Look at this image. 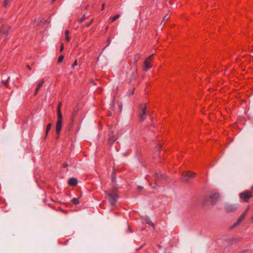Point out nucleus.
<instances>
[{
  "mask_svg": "<svg viewBox=\"0 0 253 253\" xmlns=\"http://www.w3.org/2000/svg\"><path fill=\"white\" fill-rule=\"evenodd\" d=\"M92 84H93L94 85H96V84H95V83L94 81H92Z\"/></svg>",
  "mask_w": 253,
  "mask_h": 253,
  "instance_id": "35",
  "label": "nucleus"
},
{
  "mask_svg": "<svg viewBox=\"0 0 253 253\" xmlns=\"http://www.w3.org/2000/svg\"><path fill=\"white\" fill-rule=\"evenodd\" d=\"M68 166V163H66V162H65V163H64L63 164V165H62V167H63V168H66V167H67V166Z\"/></svg>",
  "mask_w": 253,
  "mask_h": 253,
  "instance_id": "24",
  "label": "nucleus"
},
{
  "mask_svg": "<svg viewBox=\"0 0 253 253\" xmlns=\"http://www.w3.org/2000/svg\"><path fill=\"white\" fill-rule=\"evenodd\" d=\"M64 50V45L63 44H61L60 47V52H62Z\"/></svg>",
  "mask_w": 253,
  "mask_h": 253,
  "instance_id": "28",
  "label": "nucleus"
},
{
  "mask_svg": "<svg viewBox=\"0 0 253 253\" xmlns=\"http://www.w3.org/2000/svg\"><path fill=\"white\" fill-rule=\"evenodd\" d=\"M143 188L142 187L140 186H138V189L139 190H142Z\"/></svg>",
  "mask_w": 253,
  "mask_h": 253,
  "instance_id": "32",
  "label": "nucleus"
},
{
  "mask_svg": "<svg viewBox=\"0 0 253 253\" xmlns=\"http://www.w3.org/2000/svg\"><path fill=\"white\" fill-rule=\"evenodd\" d=\"M146 222L150 226L153 227V228L154 227V225L153 223L151 221V220L149 218L146 219Z\"/></svg>",
  "mask_w": 253,
  "mask_h": 253,
  "instance_id": "17",
  "label": "nucleus"
},
{
  "mask_svg": "<svg viewBox=\"0 0 253 253\" xmlns=\"http://www.w3.org/2000/svg\"><path fill=\"white\" fill-rule=\"evenodd\" d=\"M104 6H105V4L103 3L102 4V10H103L104 8Z\"/></svg>",
  "mask_w": 253,
  "mask_h": 253,
  "instance_id": "33",
  "label": "nucleus"
},
{
  "mask_svg": "<svg viewBox=\"0 0 253 253\" xmlns=\"http://www.w3.org/2000/svg\"><path fill=\"white\" fill-rule=\"evenodd\" d=\"M249 209H250V206H248V207L246 208V210L245 211L243 212V213H245V215H247V212H248V211H249Z\"/></svg>",
  "mask_w": 253,
  "mask_h": 253,
  "instance_id": "22",
  "label": "nucleus"
},
{
  "mask_svg": "<svg viewBox=\"0 0 253 253\" xmlns=\"http://www.w3.org/2000/svg\"><path fill=\"white\" fill-rule=\"evenodd\" d=\"M108 44L104 48L103 50L106 48L107 46H108L111 43V40L110 39H108L107 40Z\"/></svg>",
  "mask_w": 253,
  "mask_h": 253,
  "instance_id": "23",
  "label": "nucleus"
},
{
  "mask_svg": "<svg viewBox=\"0 0 253 253\" xmlns=\"http://www.w3.org/2000/svg\"><path fill=\"white\" fill-rule=\"evenodd\" d=\"M92 21V20H91V21L90 23H88V24L86 25V27H89L90 26V24H91V23Z\"/></svg>",
  "mask_w": 253,
  "mask_h": 253,
  "instance_id": "30",
  "label": "nucleus"
},
{
  "mask_svg": "<svg viewBox=\"0 0 253 253\" xmlns=\"http://www.w3.org/2000/svg\"><path fill=\"white\" fill-rule=\"evenodd\" d=\"M253 197L252 193L250 191L246 190L239 194V197L245 202H248L250 198Z\"/></svg>",
  "mask_w": 253,
  "mask_h": 253,
  "instance_id": "3",
  "label": "nucleus"
},
{
  "mask_svg": "<svg viewBox=\"0 0 253 253\" xmlns=\"http://www.w3.org/2000/svg\"><path fill=\"white\" fill-rule=\"evenodd\" d=\"M169 16H168L167 15H165V16L164 17V18H163V21H165L167 20V19H169Z\"/></svg>",
  "mask_w": 253,
  "mask_h": 253,
  "instance_id": "25",
  "label": "nucleus"
},
{
  "mask_svg": "<svg viewBox=\"0 0 253 253\" xmlns=\"http://www.w3.org/2000/svg\"><path fill=\"white\" fill-rule=\"evenodd\" d=\"M238 209L236 205H226L224 207L225 211L227 212H232L235 211Z\"/></svg>",
  "mask_w": 253,
  "mask_h": 253,
  "instance_id": "7",
  "label": "nucleus"
},
{
  "mask_svg": "<svg viewBox=\"0 0 253 253\" xmlns=\"http://www.w3.org/2000/svg\"><path fill=\"white\" fill-rule=\"evenodd\" d=\"M55 0H52V2H53L55 1Z\"/></svg>",
  "mask_w": 253,
  "mask_h": 253,
  "instance_id": "36",
  "label": "nucleus"
},
{
  "mask_svg": "<svg viewBox=\"0 0 253 253\" xmlns=\"http://www.w3.org/2000/svg\"><path fill=\"white\" fill-rule=\"evenodd\" d=\"M64 56H63V55H60V56H59V58H58V63H60V62H61L63 61V59H64Z\"/></svg>",
  "mask_w": 253,
  "mask_h": 253,
  "instance_id": "20",
  "label": "nucleus"
},
{
  "mask_svg": "<svg viewBox=\"0 0 253 253\" xmlns=\"http://www.w3.org/2000/svg\"><path fill=\"white\" fill-rule=\"evenodd\" d=\"M252 189L253 190V186H252Z\"/></svg>",
  "mask_w": 253,
  "mask_h": 253,
  "instance_id": "38",
  "label": "nucleus"
},
{
  "mask_svg": "<svg viewBox=\"0 0 253 253\" xmlns=\"http://www.w3.org/2000/svg\"><path fill=\"white\" fill-rule=\"evenodd\" d=\"M51 124L49 123L48 124L47 126H46V132H45V137L47 136V134H48V131L50 130V129H51Z\"/></svg>",
  "mask_w": 253,
  "mask_h": 253,
  "instance_id": "15",
  "label": "nucleus"
},
{
  "mask_svg": "<svg viewBox=\"0 0 253 253\" xmlns=\"http://www.w3.org/2000/svg\"><path fill=\"white\" fill-rule=\"evenodd\" d=\"M68 183L70 186H76L78 184V180L76 178H71L69 179Z\"/></svg>",
  "mask_w": 253,
  "mask_h": 253,
  "instance_id": "12",
  "label": "nucleus"
},
{
  "mask_svg": "<svg viewBox=\"0 0 253 253\" xmlns=\"http://www.w3.org/2000/svg\"><path fill=\"white\" fill-rule=\"evenodd\" d=\"M120 15L119 14H117L111 19V22H113L116 20H117L118 18L120 17Z\"/></svg>",
  "mask_w": 253,
  "mask_h": 253,
  "instance_id": "18",
  "label": "nucleus"
},
{
  "mask_svg": "<svg viewBox=\"0 0 253 253\" xmlns=\"http://www.w3.org/2000/svg\"><path fill=\"white\" fill-rule=\"evenodd\" d=\"M245 213H243L238 218L236 222L233 225V227L237 226L246 217Z\"/></svg>",
  "mask_w": 253,
  "mask_h": 253,
  "instance_id": "11",
  "label": "nucleus"
},
{
  "mask_svg": "<svg viewBox=\"0 0 253 253\" xmlns=\"http://www.w3.org/2000/svg\"><path fill=\"white\" fill-rule=\"evenodd\" d=\"M43 83H44V80L43 79H42L40 81H39V83H38V84H37V88L36 89V91H35V95H36L37 94L38 90L40 89V88L42 85Z\"/></svg>",
  "mask_w": 253,
  "mask_h": 253,
  "instance_id": "13",
  "label": "nucleus"
},
{
  "mask_svg": "<svg viewBox=\"0 0 253 253\" xmlns=\"http://www.w3.org/2000/svg\"><path fill=\"white\" fill-rule=\"evenodd\" d=\"M69 33V31H68V30H66V31H65V35H66V36L68 35Z\"/></svg>",
  "mask_w": 253,
  "mask_h": 253,
  "instance_id": "29",
  "label": "nucleus"
},
{
  "mask_svg": "<svg viewBox=\"0 0 253 253\" xmlns=\"http://www.w3.org/2000/svg\"><path fill=\"white\" fill-rule=\"evenodd\" d=\"M116 140V138L114 135L113 132L112 131V133L109 135V139L108 141L109 145H112L115 142Z\"/></svg>",
  "mask_w": 253,
  "mask_h": 253,
  "instance_id": "10",
  "label": "nucleus"
},
{
  "mask_svg": "<svg viewBox=\"0 0 253 253\" xmlns=\"http://www.w3.org/2000/svg\"><path fill=\"white\" fill-rule=\"evenodd\" d=\"M153 55V54H151L145 60L143 66V69L144 71H146L152 67V65L150 62L152 60Z\"/></svg>",
  "mask_w": 253,
  "mask_h": 253,
  "instance_id": "6",
  "label": "nucleus"
},
{
  "mask_svg": "<svg viewBox=\"0 0 253 253\" xmlns=\"http://www.w3.org/2000/svg\"><path fill=\"white\" fill-rule=\"evenodd\" d=\"M11 0H4L3 2V6L6 7L8 3L10 2Z\"/></svg>",
  "mask_w": 253,
  "mask_h": 253,
  "instance_id": "19",
  "label": "nucleus"
},
{
  "mask_svg": "<svg viewBox=\"0 0 253 253\" xmlns=\"http://www.w3.org/2000/svg\"><path fill=\"white\" fill-rule=\"evenodd\" d=\"M72 202L74 205H78L80 203V202L79 201V198H73L72 200Z\"/></svg>",
  "mask_w": 253,
  "mask_h": 253,
  "instance_id": "16",
  "label": "nucleus"
},
{
  "mask_svg": "<svg viewBox=\"0 0 253 253\" xmlns=\"http://www.w3.org/2000/svg\"><path fill=\"white\" fill-rule=\"evenodd\" d=\"M27 67H28L30 70H31V67H30L29 65H27Z\"/></svg>",
  "mask_w": 253,
  "mask_h": 253,
  "instance_id": "34",
  "label": "nucleus"
},
{
  "mask_svg": "<svg viewBox=\"0 0 253 253\" xmlns=\"http://www.w3.org/2000/svg\"><path fill=\"white\" fill-rule=\"evenodd\" d=\"M139 119L140 121H143L146 117L147 107L146 104H140L139 106Z\"/></svg>",
  "mask_w": 253,
  "mask_h": 253,
  "instance_id": "4",
  "label": "nucleus"
},
{
  "mask_svg": "<svg viewBox=\"0 0 253 253\" xmlns=\"http://www.w3.org/2000/svg\"><path fill=\"white\" fill-rule=\"evenodd\" d=\"M219 198V195L218 193H214L210 197L211 202L212 204H216L217 200Z\"/></svg>",
  "mask_w": 253,
  "mask_h": 253,
  "instance_id": "9",
  "label": "nucleus"
},
{
  "mask_svg": "<svg viewBox=\"0 0 253 253\" xmlns=\"http://www.w3.org/2000/svg\"><path fill=\"white\" fill-rule=\"evenodd\" d=\"M77 60H76L72 64V67L74 68L76 65H77Z\"/></svg>",
  "mask_w": 253,
  "mask_h": 253,
  "instance_id": "21",
  "label": "nucleus"
},
{
  "mask_svg": "<svg viewBox=\"0 0 253 253\" xmlns=\"http://www.w3.org/2000/svg\"><path fill=\"white\" fill-rule=\"evenodd\" d=\"M65 38L67 42H69L70 40V38L69 37V36L68 35L66 36Z\"/></svg>",
  "mask_w": 253,
  "mask_h": 253,
  "instance_id": "27",
  "label": "nucleus"
},
{
  "mask_svg": "<svg viewBox=\"0 0 253 253\" xmlns=\"http://www.w3.org/2000/svg\"><path fill=\"white\" fill-rule=\"evenodd\" d=\"M195 174L192 172H184L182 175V180L186 182H190L194 178Z\"/></svg>",
  "mask_w": 253,
  "mask_h": 253,
  "instance_id": "5",
  "label": "nucleus"
},
{
  "mask_svg": "<svg viewBox=\"0 0 253 253\" xmlns=\"http://www.w3.org/2000/svg\"><path fill=\"white\" fill-rule=\"evenodd\" d=\"M8 29H6L5 27L1 24L0 20V35H1L4 38L6 37L8 35Z\"/></svg>",
  "mask_w": 253,
  "mask_h": 253,
  "instance_id": "8",
  "label": "nucleus"
},
{
  "mask_svg": "<svg viewBox=\"0 0 253 253\" xmlns=\"http://www.w3.org/2000/svg\"><path fill=\"white\" fill-rule=\"evenodd\" d=\"M9 79H10V77H8V78L7 79V80H6L5 81V82L4 83V84H5V85H6V84L7 82H8V81L9 80Z\"/></svg>",
  "mask_w": 253,
  "mask_h": 253,
  "instance_id": "31",
  "label": "nucleus"
},
{
  "mask_svg": "<svg viewBox=\"0 0 253 253\" xmlns=\"http://www.w3.org/2000/svg\"><path fill=\"white\" fill-rule=\"evenodd\" d=\"M139 57H140L139 54H137L134 55V56H133V59H132L133 63L135 64V63H136L137 61H138V60L139 59Z\"/></svg>",
  "mask_w": 253,
  "mask_h": 253,
  "instance_id": "14",
  "label": "nucleus"
},
{
  "mask_svg": "<svg viewBox=\"0 0 253 253\" xmlns=\"http://www.w3.org/2000/svg\"><path fill=\"white\" fill-rule=\"evenodd\" d=\"M61 103H59L57 106V121L56 124V139L59 137L60 131L62 128V115L61 111Z\"/></svg>",
  "mask_w": 253,
  "mask_h": 253,
  "instance_id": "1",
  "label": "nucleus"
},
{
  "mask_svg": "<svg viewBox=\"0 0 253 253\" xmlns=\"http://www.w3.org/2000/svg\"><path fill=\"white\" fill-rule=\"evenodd\" d=\"M86 19V17H85V16H84V15L83 17V18H82L81 19H80V21L81 22H83L84 19Z\"/></svg>",
  "mask_w": 253,
  "mask_h": 253,
  "instance_id": "26",
  "label": "nucleus"
},
{
  "mask_svg": "<svg viewBox=\"0 0 253 253\" xmlns=\"http://www.w3.org/2000/svg\"><path fill=\"white\" fill-rule=\"evenodd\" d=\"M105 192L106 194V198L109 201L110 204L111 206H114L118 199V196L116 194V190L106 191Z\"/></svg>",
  "mask_w": 253,
  "mask_h": 253,
  "instance_id": "2",
  "label": "nucleus"
},
{
  "mask_svg": "<svg viewBox=\"0 0 253 253\" xmlns=\"http://www.w3.org/2000/svg\"><path fill=\"white\" fill-rule=\"evenodd\" d=\"M160 147H159L158 148V150H159L160 149Z\"/></svg>",
  "mask_w": 253,
  "mask_h": 253,
  "instance_id": "37",
  "label": "nucleus"
}]
</instances>
